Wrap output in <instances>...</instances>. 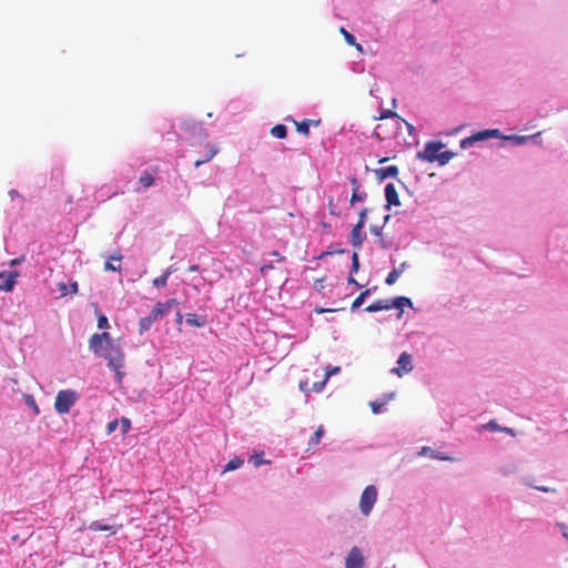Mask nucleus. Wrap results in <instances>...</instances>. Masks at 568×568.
I'll list each match as a JSON object with an SVG mask.
<instances>
[{
	"label": "nucleus",
	"mask_w": 568,
	"mask_h": 568,
	"mask_svg": "<svg viewBox=\"0 0 568 568\" xmlns=\"http://www.w3.org/2000/svg\"><path fill=\"white\" fill-rule=\"evenodd\" d=\"M90 348L95 355L108 361L109 367L116 373L118 382H121L123 377L121 368L124 365V354L120 346L112 341L110 334L106 332L93 334L90 338Z\"/></svg>",
	"instance_id": "1"
},
{
	"label": "nucleus",
	"mask_w": 568,
	"mask_h": 568,
	"mask_svg": "<svg viewBox=\"0 0 568 568\" xmlns=\"http://www.w3.org/2000/svg\"><path fill=\"white\" fill-rule=\"evenodd\" d=\"M443 148L444 143L442 142H427L424 150L417 153V158L429 163L437 161L440 165H444L450 161L454 153L450 151L440 152Z\"/></svg>",
	"instance_id": "2"
},
{
	"label": "nucleus",
	"mask_w": 568,
	"mask_h": 568,
	"mask_svg": "<svg viewBox=\"0 0 568 568\" xmlns=\"http://www.w3.org/2000/svg\"><path fill=\"white\" fill-rule=\"evenodd\" d=\"M413 303L410 301V298L408 297H405V296H399V297H395V298H392V300H378V301H375L374 303H372L371 305H368L366 308H365V312L367 313H375V312H378V311H384V310H390V308H398L400 310L399 314H398V317H400L402 313H403V307L404 306H412Z\"/></svg>",
	"instance_id": "3"
},
{
	"label": "nucleus",
	"mask_w": 568,
	"mask_h": 568,
	"mask_svg": "<svg viewBox=\"0 0 568 568\" xmlns=\"http://www.w3.org/2000/svg\"><path fill=\"white\" fill-rule=\"evenodd\" d=\"M78 398L79 395L74 389L59 390L54 400V409L60 415L68 414Z\"/></svg>",
	"instance_id": "4"
},
{
	"label": "nucleus",
	"mask_w": 568,
	"mask_h": 568,
	"mask_svg": "<svg viewBox=\"0 0 568 568\" xmlns=\"http://www.w3.org/2000/svg\"><path fill=\"white\" fill-rule=\"evenodd\" d=\"M377 499V490L375 486L368 485L362 493L359 499V509L364 516H368L376 503Z\"/></svg>",
	"instance_id": "5"
},
{
	"label": "nucleus",
	"mask_w": 568,
	"mask_h": 568,
	"mask_svg": "<svg viewBox=\"0 0 568 568\" xmlns=\"http://www.w3.org/2000/svg\"><path fill=\"white\" fill-rule=\"evenodd\" d=\"M345 568H364V556L358 547H353L346 559Z\"/></svg>",
	"instance_id": "6"
},
{
	"label": "nucleus",
	"mask_w": 568,
	"mask_h": 568,
	"mask_svg": "<svg viewBox=\"0 0 568 568\" xmlns=\"http://www.w3.org/2000/svg\"><path fill=\"white\" fill-rule=\"evenodd\" d=\"M397 365L398 366L393 368L392 372L399 377L409 373L413 369L412 356L406 352L402 353L398 357Z\"/></svg>",
	"instance_id": "7"
},
{
	"label": "nucleus",
	"mask_w": 568,
	"mask_h": 568,
	"mask_svg": "<svg viewBox=\"0 0 568 568\" xmlns=\"http://www.w3.org/2000/svg\"><path fill=\"white\" fill-rule=\"evenodd\" d=\"M499 136V130L493 129V130H484L475 133L468 139H465L462 141V146H466L468 143H473L474 141H483L488 138H498Z\"/></svg>",
	"instance_id": "8"
},
{
	"label": "nucleus",
	"mask_w": 568,
	"mask_h": 568,
	"mask_svg": "<svg viewBox=\"0 0 568 568\" xmlns=\"http://www.w3.org/2000/svg\"><path fill=\"white\" fill-rule=\"evenodd\" d=\"M363 229L364 225L362 224V222H357L351 232V244L354 248H361L366 237L365 234L363 233Z\"/></svg>",
	"instance_id": "9"
},
{
	"label": "nucleus",
	"mask_w": 568,
	"mask_h": 568,
	"mask_svg": "<svg viewBox=\"0 0 568 568\" xmlns=\"http://www.w3.org/2000/svg\"><path fill=\"white\" fill-rule=\"evenodd\" d=\"M17 272L0 273V291L10 292L16 284Z\"/></svg>",
	"instance_id": "10"
},
{
	"label": "nucleus",
	"mask_w": 568,
	"mask_h": 568,
	"mask_svg": "<svg viewBox=\"0 0 568 568\" xmlns=\"http://www.w3.org/2000/svg\"><path fill=\"white\" fill-rule=\"evenodd\" d=\"M123 256L118 251L113 255H111L104 263L103 270L106 272H120L121 271V261Z\"/></svg>",
	"instance_id": "11"
},
{
	"label": "nucleus",
	"mask_w": 568,
	"mask_h": 568,
	"mask_svg": "<svg viewBox=\"0 0 568 568\" xmlns=\"http://www.w3.org/2000/svg\"><path fill=\"white\" fill-rule=\"evenodd\" d=\"M385 199H386V202H387V207H389L390 205H394V206L400 205V201H399V196H398L397 190H396V187L394 186L393 183H388L385 186Z\"/></svg>",
	"instance_id": "12"
},
{
	"label": "nucleus",
	"mask_w": 568,
	"mask_h": 568,
	"mask_svg": "<svg viewBox=\"0 0 568 568\" xmlns=\"http://www.w3.org/2000/svg\"><path fill=\"white\" fill-rule=\"evenodd\" d=\"M296 126V131L305 136L310 135V125L317 126L320 124V121L314 120H303L301 122H297L295 120H292Z\"/></svg>",
	"instance_id": "13"
},
{
	"label": "nucleus",
	"mask_w": 568,
	"mask_h": 568,
	"mask_svg": "<svg viewBox=\"0 0 568 568\" xmlns=\"http://www.w3.org/2000/svg\"><path fill=\"white\" fill-rule=\"evenodd\" d=\"M398 174V168L396 165H390L387 168H381L376 170V175L379 180H385L387 178H396Z\"/></svg>",
	"instance_id": "14"
},
{
	"label": "nucleus",
	"mask_w": 568,
	"mask_h": 568,
	"mask_svg": "<svg viewBox=\"0 0 568 568\" xmlns=\"http://www.w3.org/2000/svg\"><path fill=\"white\" fill-rule=\"evenodd\" d=\"M219 152V148L214 144H207V152L205 154V159H197L194 162L195 168L201 166L202 164L211 161Z\"/></svg>",
	"instance_id": "15"
},
{
	"label": "nucleus",
	"mask_w": 568,
	"mask_h": 568,
	"mask_svg": "<svg viewBox=\"0 0 568 568\" xmlns=\"http://www.w3.org/2000/svg\"><path fill=\"white\" fill-rule=\"evenodd\" d=\"M158 169H154L153 172L144 171L143 174L139 179V183L144 187L148 189L152 186L155 182L154 173Z\"/></svg>",
	"instance_id": "16"
},
{
	"label": "nucleus",
	"mask_w": 568,
	"mask_h": 568,
	"mask_svg": "<svg viewBox=\"0 0 568 568\" xmlns=\"http://www.w3.org/2000/svg\"><path fill=\"white\" fill-rule=\"evenodd\" d=\"M347 44L355 47L359 52H363V47L356 42L355 37L349 33L344 27L339 29Z\"/></svg>",
	"instance_id": "17"
},
{
	"label": "nucleus",
	"mask_w": 568,
	"mask_h": 568,
	"mask_svg": "<svg viewBox=\"0 0 568 568\" xmlns=\"http://www.w3.org/2000/svg\"><path fill=\"white\" fill-rule=\"evenodd\" d=\"M324 433H325V430H324L323 425H320L317 427V429L315 430V433L313 434V436L310 438L308 446L314 447V446L318 445L322 440V437L324 436Z\"/></svg>",
	"instance_id": "18"
},
{
	"label": "nucleus",
	"mask_w": 568,
	"mask_h": 568,
	"mask_svg": "<svg viewBox=\"0 0 568 568\" xmlns=\"http://www.w3.org/2000/svg\"><path fill=\"white\" fill-rule=\"evenodd\" d=\"M89 528L93 531H110L111 534H115L116 529L113 526L103 525L100 521H93L90 524Z\"/></svg>",
	"instance_id": "19"
},
{
	"label": "nucleus",
	"mask_w": 568,
	"mask_h": 568,
	"mask_svg": "<svg viewBox=\"0 0 568 568\" xmlns=\"http://www.w3.org/2000/svg\"><path fill=\"white\" fill-rule=\"evenodd\" d=\"M186 323L190 326L202 327L205 325V320L203 317L197 316L196 314H187Z\"/></svg>",
	"instance_id": "20"
},
{
	"label": "nucleus",
	"mask_w": 568,
	"mask_h": 568,
	"mask_svg": "<svg viewBox=\"0 0 568 568\" xmlns=\"http://www.w3.org/2000/svg\"><path fill=\"white\" fill-rule=\"evenodd\" d=\"M271 134L277 139H285L287 135V129L284 124H276L271 129Z\"/></svg>",
	"instance_id": "21"
},
{
	"label": "nucleus",
	"mask_w": 568,
	"mask_h": 568,
	"mask_svg": "<svg viewBox=\"0 0 568 568\" xmlns=\"http://www.w3.org/2000/svg\"><path fill=\"white\" fill-rule=\"evenodd\" d=\"M155 321L150 316L142 317L139 322L140 334L149 331Z\"/></svg>",
	"instance_id": "22"
},
{
	"label": "nucleus",
	"mask_w": 568,
	"mask_h": 568,
	"mask_svg": "<svg viewBox=\"0 0 568 568\" xmlns=\"http://www.w3.org/2000/svg\"><path fill=\"white\" fill-rule=\"evenodd\" d=\"M165 313V304L158 303L152 308L151 313L149 314L154 321H156L160 316H162Z\"/></svg>",
	"instance_id": "23"
},
{
	"label": "nucleus",
	"mask_w": 568,
	"mask_h": 568,
	"mask_svg": "<svg viewBox=\"0 0 568 568\" xmlns=\"http://www.w3.org/2000/svg\"><path fill=\"white\" fill-rule=\"evenodd\" d=\"M538 135H540V132H538V133H536L534 135H511V136H508L507 139L514 141L516 144H524L528 140L534 139V138H536Z\"/></svg>",
	"instance_id": "24"
},
{
	"label": "nucleus",
	"mask_w": 568,
	"mask_h": 568,
	"mask_svg": "<svg viewBox=\"0 0 568 568\" xmlns=\"http://www.w3.org/2000/svg\"><path fill=\"white\" fill-rule=\"evenodd\" d=\"M371 291L369 290H366L364 292H362L355 300L354 302L352 303V311L358 308L365 301V298L369 295Z\"/></svg>",
	"instance_id": "25"
},
{
	"label": "nucleus",
	"mask_w": 568,
	"mask_h": 568,
	"mask_svg": "<svg viewBox=\"0 0 568 568\" xmlns=\"http://www.w3.org/2000/svg\"><path fill=\"white\" fill-rule=\"evenodd\" d=\"M402 275V270H393L392 272L388 273V275L386 276V280H385V283L387 285H393L396 283V281L398 280V277Z\"/></svg>",
	"instance_id": "26"
},
{
	"label": "nucleus",
	"mask_w": 568,
	"mask_h": 568,
	"mask_svg": "<svg viewBox=\"0 0 568 568\" xmlns=\"http://www.w3.org/2000/svg\"><path fill=\"white\" fill-rule=\"evenodd\" d=\"M250 462L255 466L260 467L263 464H270V460L263 459V453H256L250 457Z\"/></svg>",
	"instance_id": "27"
},
{
	"label": "nucleus",
	"mask_w": 568,
	"mask_h": 568,
	"mask_svg": "<svg viewBox=\"0 0 568 568\" xmlns=\"http://www.w3.org/2000/svg\"><path fill=\"white\" fill-rule=\"evenodd\" d=\"M243 465V460L242 459H231L226 465H225V470L229 471V470H234V469H237L240 468L241 466Z\"/></svg>",
	"instance_id": "28"
},
{
	"label": "nucleus",
	"mask_w": 568,
	"mask_h": 568,
	"mask_svg": "<svg viewBox=\"0 0 568 568\" xmlns=\"http://www.w3.org/2000/svg\"><path fill=\"white\" fill-rule=\"evenodd\" d=\"M367 197V193L364 191H358L357 193H352L351 204L353 205L356 202H362Z\"/></svg>",
	"instance_id": "29"
},
{
	"label": "nucleus",
	"mask_w": 568,
	"mask_h": 568,
	"mask_svg": "<svg viewBox=\"0 0 568 568\" xmlns=\"http://www.w3.org/2000/svg\"><path fill=\"white\" fill-rule=\"evenodd\" d=\"M168 274H162L161 276L159 277H155L152 282V284L155 286V287H164L166 285V282H168Z\"/></svg>",
	"instance_id": "30"
},
{
	"label": "nucleus",
	"mask_w": 568,
	"mask_h": 568,
	"mask_svg": "<svg viewBox=\"0 0 568 568\" xmlns=\"http://www.w3.org/2000/svg\"><path fill=\"white\" fill-rule=\"evenodd\" d=\"M26 403L33 409L36 415L40 414L39 406L37 405V403H36V400H34L32 395H28L26 397Z\"/></svg>",
	"instance_id": "31"
},
{
	"label": "nucleus",
	"mask_w": 568,
	"mask_h": 568,
	"mask_svg": "<svg viewBox=\"0 0 568 568\" xmlns=\"http://www.w3.org/2000/svg\"><path fill=\"white\" fill-rule=\"evenodd\" d=\"M386 118H395L397 120V122L399 121H403L397 113L390 111V110H385L381 113L379 118L381 120L383 119H386Z\"/></svg>",
	"instance_id": "32"
},
{
	"label": "nucleus",
	"mask_w": 568,
	"mask_h": 568,
	"mask_svg": "<svg viewBox=\"0 0 568 568\" xmlns=\"http://www.w3.org/2000/svg\"><path fill=\"white\" fill-rule=\"evenodd\" d=\"M485 429H489L491 432H500L501 427L497 424L496 420H490L486 425L483 426Z\"/></svg>",
	"instance_id": "33"
},
{
	"label": "nucleus",
	"mask_w": 568,
	"mask_h": 568,
	"mask_svg": "<svg viewBox=\"0 0 568 568\" xmlns=\"http://www.w3.org/2000/svg\"><path fill=\"white\" fill-rule=\"evenodd\" d=\"M120 424H121L123 434L128 433L131 429V422L129 418L122 417L120 420Z\"/></svg>",
	"instance_id": "34"
},
{
	"label": "nucleus",
	"mask_w": 568,
	"mask_h": 568,
	"mask_svg": "<svg viewBox=\"0 0 568 568\" xmlns=\"http://www.w3.org/2000/svg\"><path fill=\"white\" fill-rule=\"evenodd\" d=\"M359 267L358 254L356 252L352 255V271L357 272Z\"/></svg>",
	"instance_id": "35"
},
{
	"label": "nucleus",
	"mask_w": 568,
	"mask_h": 568,
	"mask_svg": "<svg viewBox=\"0 0 568 568\" xmlns=\"http://www.w3.org/2000/svg\"><path fill=\"white\" fill-rule=\"evenodd\" d=\"M59 291L61 293V296H65L69 293H71V286H68L65 283H59L58 284Z\"/></svg>",
	"instance_id": "36"
},
{
	"label": "nucleus",
	"mask_w": 568,
	"mask_h": 568,
	"mask_svg": "<svg viewBox=\"0 0 568 568\" xmlns=\"http://www.w3.org/2000/svg\"><path fill=\"white\" fill-rule=\"evenodd\" d=\"M98 327L99 328H106L109 327V322L105 315H100L98 318Z\"/></svg>",
	"instance_id": "37"
},
{
	"label": "nucleus",
	"mask_w": 568,
	"mask_h": 568,
	"mask_svg": "<svg viewBox=\"0 0 568 568\" xmlns=\"http://www.w3.org/2000/svg\"><path fill=\"white\" fill-rule=\"evenodd\" d=\"M326 383L327 382L325 379H323L322 382L314 383L313 386H312V390H314L316 393L322 392V389L324 388Z\"/></svg>",
	"instance_id": "38"
},
{
	"label": "nucleus",
	"mask_w": 568,
	"mask_h": 568,
	"mask_svg": "<svg viewBox=\"0 0 568 568\" xmlns=\"http://www.w3.org/2000/svg\"><path fill=\"white\" fill-rule=\"evenodd\" d=\"M341 371V368L338 366L336 367H333V368H327L326 373H325V376H324V379L327 382L328 378L333 375V374H336Z\"/></svg>",
	"instance_id": "39"
},
{
	"label": "nucleus",
	"mask_w": 568,
	"mask_h": 568,
	"mask_svg": "<svg viewBox=\"0 0 568 568\" xmlns=\"http://www.w3.org/2000/svg\"><path fill=\"white\" fill-rule=\"evenodd\" d=\"M383 403H376V402H373L371 403V407H372V410L374 414H379L382 412V407H383Z\"/></svg>",
	"instance_id": "40"
},
{
	"label": "nucleus",
	"mask_w": 568,
	"mask_h": 568,
	"mask_svg": "<svg viewBox=\"0 0 568 568\" xmlns=\"http://www.w3.org/2000/svg\"><path fill=\"white\" fill-rule=\"evenodd\" d=\"M351 184H352L353 193H357L358 191H361V184L357 181V179H355V178L351 179Z\"/></svg>",
	"instance_id": "41"
},
{
	"label": "nucleus",
	"mask_w": 568,
	"mask_h": 568,
	"mask_svg": "<svg viewBox=\"0 0 568 568\" xmlns=\"http://www.w3.org/2000/svg\"><path fill=\"white\" fill-rule=\"evenodd\" d=\"M118 425H119V420L118 419H114V420L110 422L108 424V427H106L108 433L109 434L113 433L116 429Z\"/></svg>",
	"instance_id": "42"
},
{
	"label": "nucleus",
	"mask_w": 568,
	"mask_h": 568,
	"mask_svg": "<svg viewBox=\"0 0 568 568\" xmlns=\"http://www.w3.org/2000/svg\"><path fill=\"white\" fill-rule=\"evenodd\" d=\"M298 388H300L301 392H303L305 394H307L311 390L310 387H308V382L307 381L300 382Z\"/></svg>",
	"instance_id": "43"
},
{
	"label": "nucleus",
	"mask_w": 568,
	"mask_h": 568,
	"mask_svg": "<svg viewBox=\"0 0 568 568\" xmlns=\"http://www.w3.org/2000/svg\"><path fill=\"white\" fill-rule=\"evenodd\" d=\"M367 213H368V209H363L361 212H359V219L357 222H362V224L365 226V223H366V216H367Z\"/></svg>",
	"instance_id": "44"
},
{
	"label": "nucleus",
	"mask_w": 568,
	"mask_h": 568,
	"mask_svg": "<svg viewBox=\"0 0 568 568\" xmlns=\"http://www.w3.org/2000/svg\"><path fill=\"white\" fill-rule=\"evenodd\" d=\"M164 304H165V312H166V311L171 310L176 304V300L171 298V300L166 301Z\"/></svg>",
	"instance_id": "45"
},
{
	"label": "nucleus",
	"mask_w": 568,
	"mask_h": 568,
	"mask_svg": "<svg viewBox=\"0 0 568 568\" xmlns=\"http://www.w3.org/2000/svg\"><path fill=\"white\" fill-rule=\"evenodd\" d=\"M557 526H558V527H559V529L561 530L562 536H564L566 539H568V532H567V527H566V525H565V524H560V523H558V524H557Z\"/></svg>",
	"instance_id": "46"
},
{
	"label": "nucleus",
	"mask_w": 568,
	"mask_h": 568,
	"mask_svg": "<svg viewBox=\"0 0 568 568\" xmlns=\"http://www.w3.org/2000/svg\"><path fill=\"white\" fill-rule=\"evenodd\" d=\"M429 455H432V457H433V458H437V459H440V460H452V458H450V457L436 455V454H434L433 452H429Z\"/></svg>",
	"instance_id": "47"
},
{
	"label": "nucleus",
	"mask_w": 568,
	"mask_h": 568,
	"mask_svg": "<svg viewBox=\"0 0 568 568\" xmlns=\"http://www.w3.org/2000/svg\"><path fill=\"white\" fill-rule=\"evenodd\" d=\"M273 267L274 266L271 263L270 264H264V265L261 266L260 271H261V273L264 274V273H266V271L272 270Z\"/></svg>",
	"instance_id": "48"
},
{
	"label": "nucleus",
	"mask_w": 568,
	"mask_h": 568,
	"mask_svg": "<svg viewBox=\"0 0 568 568\" xmlns=\"http://www.w3.org/2000/svg\"><path fill=\"white\" fill-rule=\"evenodd\" d=\"M70 286H71V291L70 292L72 294H77L78 293V287H79L78 282H75V281L71 282Z\"/></svg>",
	"instance_id": "49"
},
{
	"label": "nucleus",
	"mask_w": 568,
	"mask_h": 568,
	"mask_svg": "<svg viewBox=\"0 0 568 568\" xmlns=\"http://www.w3.org/2000/svg\"><path fill=\"white\" fill-rule=\"evenodd\" d=\"M271 255H272V256H274V257H276L277 262H281V261H284V260H285V257H284V256H282L277 251H273V252H271Z\"/></svg>",
	"instance_id": "50"
},
{
	"label": "nucleus",
	"mask_w": 568,
	"mask_h": 568,
	"mask_svg": "<svg viewBox=\"0 0 568 568\" xmlns=\"http://www.w3.org/2000/svg\"><path fill=\"white\" fill-rule=\"evenodd\" d=\"M503 433H506L510 436H515V430L513 428H509V427H501V430Z\"/></svg>",
	"instance_id": "51"
},
{
	"label": "nucleus",
	"mask_w": 568,
	"mask_h": 568,
	"mask_svg": "<svg viewBox=\"0 0 568 568\" xmlns=\"http://www.w3.org/2000/svg\"><path fill=\"white\" fill-rule=\"evenodd\" d=\"M175 271H176V268H174L173 266H170V267H168V268L164 271V273H163V274H168V277H170V275H171L172 273H174Z\"/></svg>",
	"instance_id": "52"
},
{
	"label": "nucleus",
	"mask_w": 568,
	"mask_h": 568,
	"mask_svg": "<svg viewBox=\"0 0 568 568\" xmlns=\"http://www.w3.org/2000/svg\"><path fill=\"white\" fill-rule=\"evenodd\" d=\"M348 283H349V284H354V285H356L357 287H361V285L356 282V280H355L353 276H349V278H348Z\"/></svg>",
	"instance_id": "53"
},
{
	"label": "nucleus",
	"mask_w": 568,
	"mask_h": 568,
	"mask_svg": "<svg viewBox=\"0 0 568 568\" xmlns=\"http://www.w3.org/2000/svg\"><path fill=\"white\" fill-rule=\"evenodd\" d=\"M20 263H21V260H20V258H13V260H11L10 265H11V266H14V265H18V264H20Z\"/></svg>",
	"instance_id": "54"
},
{
	"label": "nucleus",
	"mask_w": 568,
	"mask_h": 568,
	"mask_svg": "<svg viewBox=\"0 0 568 568\" xmlns=\"http://www.w3.org/2000/svg\"><path fill=\"white\" fill-rule=\"evenodd\" d=\"M199 270H200V266H199V265H195V264H194V265H191V266L189 267V271H190V272H197Z\"/></svg>",
	"instance_id": "55"
},
{
	"label": "nucleus",
	"mask_w": 568,
	"mask_h": 568,
	"mask_svg": "<svg viewBox=\"0 0 568 568\" xmlns=\"http://www.w3.org/2000/svg\"><path fill=\"white\" fill-rule=\"evenodd\" d=\"M406 267H407V262H403L397 270H402V273H403Z\"/></svg>",
	"instance_id": "56"
},
{
	"label": "nucleus",
	"mask_w": 568,
	"mask_h": 568,
	"mask_svg": "<svg viewBox=\"0 0 568 568\" xmlns=\"http://www.w3.org/2000/svg\"><path fill=\"white\" fill-rule=\"evenodd\" d=\"M428 452H432L429 447H423L420 454L426 455Z\"/></svg>",
	"instance_id": "57"
},
{
	"label": "nucleus",
	"mask_w": 568,
	"mask_h": 568,
	"mask_svg": "<svg viewBox=\"0 0 568 568\" xmlns=\"http://www.w3.org/2000/svg\"><path fill=\"white\" fill-rule=\"evenodd\" d=\"M405 123H406V125H407V129H408L409 133H412L413 125H412V124H409V123H407V122H405Z\"/></svg>",
	"instance_id": "58"
},
{
	"label": "nucleus",
	"mask_w": 568,
	"mask_h": 568,
	"mask_svg": "<svg viewBox=\"0 0 568 568\" xmlns=\"http://www.w3.org/2000/svg\"><path fill=\"white\" fill-rule=\"evenodd\" d=\"M181 321H182V315L179 313L178 314V322L181 323Z\"/></svg>",
	"instance_id": "59"
},
{
	"label": "nucleus",
	"mask_w": 568,
	"mask_h": 568,
	"mask_svg": "<svg viewBox=\"0 0 568 568\" xmlns=\"http://www.w3.org/2000/svg\"><path fill=\"white\" fill-rule=\"evenodd\" d=\"M371 230H372V232H374L375 234H377V233H378V231H377V229H376V227H372Z\"/></svg>",
	"instance_id": "60"
},
{
	"label": "nucleus",
	"mask_w": 568,
	"mask_h": 568,
	"mask_svg": "<svg viewBox=\"0 0 568 568\" xmlns=\"http://www.w3.org/2000/svg\"><path fill=\"white\" fill-rule=\"evenodd\" d=\"M387 161V158H383L379 160V163H383V162H386Z\"/></svg>",
	"instance_id": "61"
}]
</instances>
